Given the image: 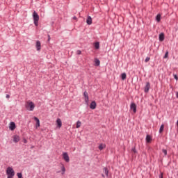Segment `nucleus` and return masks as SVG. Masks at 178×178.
<instances>
[{
  "instance_id": "f257e3e1",
  "label": "nucleus",
  "mask_w": 178,
  "mask_h": 178,
  "mask_svg": "<svg viewBox=\"0 0 178 178\" xmlns=\"http://www.w3.org/2000/svg\"><path fill=\"white\" fill-rule=\"evenodd\" d=\"M6 173L7 175V178L15 177V170H13L12 167H8Z\"/></svg>"
},
{
  "instance_id": "f03ea898",
  "label": "nucleus",
  "mask_w": 178,
  "mask_h": 178,
  "mask_svg": "<svg viewBox=\"0 0 178 178\" xmlns=\"http://www.w3.org/2000/svg\"><path fill=\"white\" fill-rule=\"evenodd\" d=\"M34 108H35V106L34 105V103L33 102H27L26 104V108L27 111H34Z\"/></svg>"
},
{
  "instance_id": "7ed1b4c3",
  "label": "nucleus",
  "mask_w": 178,
  "mask_h": 178,
  "mask_svg": "<svg viewBox=\"0 0 178 178\" xmlns=\"http://www.w3.org/2000/svg\"><path fill=\"white\" fill-rule=\"evenodd\" d=\"M33 22H34L35 26H38V21L40 20V16L38 15L37 12L33 11Z\"/></svg>"
},
{
  "instance_id": "20e7f679",
  "label": "nucleus",
  "mask_w": 178,
  "mask_h": 178,
  "mask_svg": "<svg viewBox=\"0 0 178 178\" xmlns=\"http://www.w3.org/2000/svg\"><path fill=\"white\" fill-rule=\"evenodd\" d=\"M63 159L64 161H65L67 163L68 162H70V158L69 157V154H67V152L63 153Z\"/></svg>"
},
{
  "instance_id": "39448f33",
  "label": "nucleus",
  "mask_w": 178,
  "mask_h": 178,
  "mask_svg": "<svg viewBox=\"0 0 178 178\" xmlns=\"http://www.w3.org/2000/svg\"><path fill=\"white\" fill-rule=\"evenodd\" d=\"M130 109L131 111H133L134 113H136V112H137V105H136L135 103H131L130 105Z\"/></svg>"
},
{
  "instance_id": "423d86ee",
  "label": "nucleus",
  "mask_w": 178,
  "mask_h": 178,
  "mask_svg": "<svg viewBox=\"0 0 178 178\" xmlns=\"http://www.w3.org/2000/svg\"><path fill=\"white\" fill-rule=\"evenodd\" d=\"M83 97H84L86 104H88L89 98H88V92H87V91L84 92Z\"/></svg>"
},
{
  "instance_id": "0eeeda50",
  "label": "nucleus",
  "mask_w": 178,
  "mask_h": 178,
  "mask_svg": "<svg viewBox=\"0 0 178 178\" xmlns=\"http://www.w3.org/2000/svg\"><path fill=\"white\" fill-rule=\"evenodd\" d=\"M13 140L14 143H19L20 141V136L17 135H14L13 136Z\"/></svg>"
},
{
  "instance_id": "6e6552de",
  "label": "nucleus",
  "mask_w": 178,
  "mask_h": 178,
  "mask_svg": "<svg viewBox=\"0 0 178 178\" xmlns=\"http://www.w3.org/2000/svg\"><path fill=\"white\" fill-rule=\"evenodd\" d=\"M56 124L58 129H60V127H62V120H60V118H58L56 120Z\"/></svg>"
},
{
  "instance_id": "1a4fd4ad",
  "label": "nucleus",
  "mask_w": 178,
  "mask_h": 178,
  "mask_svg": "<svg viewBox=\"0 0 178 178\" xmlns=\"http://www.w3.org/2000/svg\"><path fill=\"white\" fill-rule=\"evenodd\" d=\"M35 47H36L37 51H41V42H40V40L36 41Z\"/></svg>"
},
{
  "instance_id": "9d476101",
  "label": "nucleus",
  "mask_w": 178,
  "mask_h": 178,
  "mask_svg": "<svg viewBox=\"0 0 178 178\" xmlns=\"http://www.w3.org/2000/svg\"><path fill=\"white\" fill-rule=\"evenodd\" d=\"M150 87L151 85L149 84V82H147L146 86L145 87V92H148L149 91Z\"/></svg>"
},
{
  "instance_id": "9b49d317",
  "label": "nucleus",
  "mask_w": 178,
  "mask_h": 178,
  "mask_svg": "<svg viewBox=\"0 0 178 178\" xmlns=\"http://www.w3.org/2000/svg\"><path fill=\"white\" fill-rule=\"evenodd\" d=\"M90 108V109H95V108H97V103L95 102V101L91 102Z\"/></svg>"
},
{
  "instance_id": "f8f14e48",
  "label": "nucleus",
  "mask_w": 178,
  "mask_h": 178,
  "mask_svg": "<svg viewBox=\"0 0 178 178\" xmlns=\"http://www.w3.org/2000/svg\"><path fill=\"white\" fill-rule=\"evenodd\" d=\"M33 119L36 122L35 127H36V129H38V127H40V120L37 117H34Z\"/></svg>"
},
{
  "instance_id": "ddd939ff",
  "label": "nucleus",
  "mask_w": 178,
  "mask_h": 178,
  "mask_svg": "<svg viewBox=\"0 0 178 178\" xmlns=\"http://www.w3.org/2000/svg\"><path fill=\"white\" fill-rule=\"evenodd\" d=\"M87 24L91 25L92 24V18L90 16H88L86 20Z\"/></svg>"
},
{
  "instance_id": "4468645a",
  "label": "nucleus",
  "mask_w": 178,
  "mask_h": 178,
  "mask_svg": "<svg viewBox=\"0 0 178 178\" xmlns=\"http://www.w3.org/2000/svg\"><path fill=\"white\" fill-rule=\"evenodd\" d=\"M9 128L11 130H15V129H16V124H15V122H10Z\"/></svg>"
},
{
  "instance_id": "2eb2a0df",
  "label": "nucleus",
  "mask_w": 178,
  "mask_h": 178,
  "mask_svg": "<svg viewBox=\"0 0 178 178\" xmlns=\"http://www.w3.org/2000/svg\"><path fill=\"white\" fill-rule=\"evenodd\" d=\"M151 141H152V138L149 135H147L146 136V143H151Z\"/></svg>"
},
{
  "instance_id": "dca6fc26",
  "label": "nucleus",
  "mask_w": 178,
  "mask_h": 178,
  "mask_svg": "<svg viewBox=\"0 0 178 178\" xmlns=\"http://www.w3.org/2000/svg\"><path fill=\"white\" fill-rule=\"evenodd\" d=\"M165 40V34L161 33L159 35V41H163Z\"/></svg>"
},
{
  "instance_id": "f3484780",
  "label": "nucleus",
  "mask_w": 178,
  "mask_h": 178,
  "mask_svg": "<svg viewBox=\"0 0 178 178\" xmlns=\"http://www.w3.org/2000/svg\"><path fill=\"white\" fill-rule=\"evenodd\" d=\"M76 129H79V127H81V121L76 122Z\"/></svg>"
},
{
  "instance_id": "a211bd4d",
  "label": "nucleus",
  "mask_w": 178,
  "mask_h": 178,
  "mask_svg": "<svg viewBox=\"0 0 178 178\" xmlns=\"http://www.w3.org/2000/svg\"><path fill=\"white\" fill-rule=\"evenodd\" d=\"M95 49H99V42H96L95 43Z\"/></svg>"
},
{
  "instance_id": "6ab92c4d",
  "label": "nucleus",
  "mask_w": 178,
  "mask_h": 178,
  "mask_svg": "<svg viewBox=\"0 0 178 178\" xmlns=\"http://www.w3.org/2000/svg\"><path fill=\"white\" fill-rule=\"evenodd\" d=\"M104 148H105V145L102 143L99 145V149H100V151H102V149H104Z\"/></svg>"
},
{
  "instance_id": "aec40b11",
  "label": "nucleus",
  "mask_w": 178,
  "mask_h": 178,
  "mask_svg": "<svg viewBox=\"0 0 178 178\" xmlns=\"http://www.w3.org/2000/svg\"><path fill=\"white\" fill-rule=\"evenodd\" d=\"M163 129H165V125L162 124L159 129V133L161 134L163 131Z\"/></svg>"
},
{
  "instance_id": "412c9836",
  "label": "nucleus",
  "mask_w": 178,
  "mask_h": 178,
  "mask_svg": "<svg viewBox=\"0 0 178 178\" xmlns=\"http://www.w3.org/2000/svg\"><path fill=\"white\" fill-rule=\"evenodd\" d=\"M126 77H127L126 73H122V74H121V79H122V80H126Z\"/></svg>"
},
{
  "instance_id": "4be33fe9",
  "label": "nucleus",
  "mask_w": 178,
  "mask_h": 178,
  "mask_svg": "<svg viewBox=\"0 0 178 178\" xmlns=\"http://www.w3.org/2000/svg\"><path fill=\"white\" fill-rule=\"evenodd\" d=\"M95 63L96 66H99V63H100L99 60H98L97 58H95Z\"/></svg>"
},
{
  "instance_id": "5701e85b",
  "label": "nucleus",
  "mask_w": 178,
  "mask_h": 178,
  "mask_svg": "<svg viewBox=\"0 0 178 178\" xmlns=\"http://www.w3.org/2000/svg\"><path fill=\"white\" fill-rule=\"evenodd\" d=\"M157 22H161V15L158 14L156 17Z\"/></svg>"
},
{
  "instance_id": "b1692460",
  "label": "nucleus",
  "mask_w": 178,
  "mask_h": 178,
  "mask_svg": "<svg viewBox=\"0 0 178 178\" xmlns=\"http://www.w3.org/2000/svg\"><path fill=\"white\" fill-rule=\"evenodd\" d=\"M17 176L18 178H23V175L22 174V172H18L17 174Z\"/></svg>"
},
{
  "instance_id": "393cba45",
  "label": "nucleus",
  "mask_w": 178,
  "mask_h": 178,
  "mask_svg": "<svg viewBox=\"0 0 178 178\" xmlns=\"http://www.w3.org/2000/svg\"><path fill=\"white\" fill-rule=\"evenodd\" d=\"M162 152L164 153L165 156L168 155V150L163 149Z\"/></svg>"
},
{
  "instance_id": "a878e982",
  "label": "nucleus",
  "mask_w": 178,
  "mask_h": 178,
  "mask_svg": "<svg viewBox=\"0 0 178 178\" xmlns=\"http://www.w3.org/2000/svg\"><path fill=\"white\" fill-rule=\"evenodd\" d=\"M61 170H62V172H63V173H65V172H66V168H65V165H63V166H62Z\"/></svg>"
},
{
  "instance_id": "bb28decb",
  "label": "nucleus",
  "mask_w": 178,
  "mask_h": 178,
  "mask_svg": "<svg viewBox=\"0 0 178 178\" xmlns=\"http://www.w3.org/2000/svg\"><path fill=\"white\" fill-rule=\"evenodd\" d=\"M168 56H169V52L166 51L165 56H164V58L166 59V58H168Z\"/></svg>"
},
{
  "instance_id": "cd10ccee",
  "label": "nucleus",
  "mask_w": 178,
  "mask_h": 178,
  "mask_svg": "<svg viewBox=\"0 0 178 178\" xmlns=\"http://www.w3.org/2000/svg\"><path fill=\"white\" fill-rule=\"evenodd\" d=\"M104 173L106 175V176H108V169L104 168Z\"/></svg>"
},
{
  "instance_id": "c85d7f7f",
  "label": "nucleus",
  "mask_w": 178,
  "mask_h": 178,
  "mask_svg": "<svg viewBox=\"0 0 178 178\" xmlns=\"http://www.w3.org/2000/svg\"><path fill=\"white\" fill-rule=\"evenodd\" d=\"M149 57H147L145 60V62L147 63V62H149Z\"/></svg>"
},
{
  "instance_id": "c756f323",
  "label": "nucleus",
  "mask_w": 178,
  "mask_h": 178,
  "mask_svg": "<svg viewBox=\"0 0 178 178\" xmlns=\"http://www.w3.org/2000/svg\"><path fill=\"white\" fill-rule=\"evenodd\" d=\"M132 152H134V154H136L137 152V150L136 149V147H134L132 149Z\"/></svg>"
},
{
  "instance_id": "7c9ffc66",
  "label": "nucleus",
  "mask_w": 178,
  "mask_h": 178,
  "mask_svg": "<svg viewBox=\"0 0 178 178\" xmlns=\"http://www.w3.org/2000/svg\"><path fill=\"white\" fill-rule=\"evenodd\" d=\"M76 54H77V55H81V51L78 50V51H76Z\"/></svg>"
},
{
  "instance_id": "2f4dec72",
  "label": "nucleus",
  "mask_w": 178,
  "mask_h": 178,
  "mask_svg": "<svg viewBox=\"0 0 178 178\" xmlns=\"http://www.w3.org/2000/svg\"><path fill=\"white\" fill-rule=\"evenodd\" d=\"M174 79H175V80H177H177H178V76H177V74H174Z\"/></svg>"
},
{
  "instance_id": "473e14b6",
  "label": "nucleus",
  "mask_w": 178,
  "mask_h": 178,
  "mask_svg": "<svg viewBox=\"0 0 178 178\" xmlns=\"http://www.w3.org/2000/svg\"><path fill=\"white\" fill-rule=\"evenodd\" d=\"M159 178H163V172L161 173V175L159 176Z\"/></svg>"
},
{
  "instance_id": "72a5a7b5",
  "label": "nucleus",
  "mask_w": 178,
  "mask_h": 178,
  "mask_svg": "<svg viewBox=\"0 0 178 178\" xmlns=\"http://www.w3.org/2000/svg\"><path fill=\"white\" fill-rule=\"evenodd\" d=\"M6 97L9 99V98H10V96L9 95H6Z\"/></svg>"
},
{
  "instance_id": "f704fd0d",
  "label": "nucleus",
  "mask_w": 178,
  "mask_h": 178,
  "mask_svg": "<svg viewBox=\"0 0 178 178\" xmlns=\"http://www.w3.org/2000/svg\"><path fill=\"white\" fill-rule=\"evenodd\" d=\"M73 19H74V20H77V17H73Z\"/></svg>"
},
{
  "instance_id": "c9c22d12",
  "label": "nucleus",
  "mask_w": 178,
  "mask_h": 178,
  "mask_svg": "<svg viewBox=\"0 0 178 178\" xmlns=\"http://www.w3.org/2000/svg\"><path fill=\"white\" fill-rule=\"evenodd\" d=\"M24 144H27V140H24Z\"/></svg>"
},
{
  "instance_id": "e433bc0d",
  "label": "nucleus",
  "mask_w": 178,
  "mask_h": 178,
  "mask_svg": "<svg viewBox=\"0 0 178 178\" xmlns=\"http://www.w3.org/2000/svg\"><path fill=\"white\" fill-rule=\"evenodd\" d=\"M48 37H49L48 40L49 41L51 40V36H49V35Z\"/></svg>"
}]
</instances>
